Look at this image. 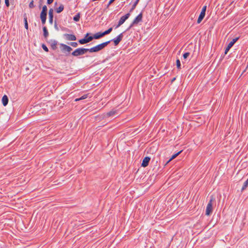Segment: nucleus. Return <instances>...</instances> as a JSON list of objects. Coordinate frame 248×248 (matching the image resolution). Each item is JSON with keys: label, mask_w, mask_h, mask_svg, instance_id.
Masks as SVG:
<instances>
[{"label": "nucleus", "mask_w": 248, "mask_h": 248, "mask_svg": "<svg viewBox=\"0 0 248 248\" xmlns=\"http://www.w3.org/2000/svg\"><path fill=\"white\" fill-rule=\"evenodd\" d=\"M111 41H108L105 42H103L101 44L97 45L93 47L89 48V52L91 53L97 52L102 49H103L106 46H107L110 43Z\"/></svg>", "instance_id": "f257e3e1"}, {"label": "nucleus", "mask_w": 248, "mask_h": 248, "mask_svg": "<svg viewBox=\"0 0 248 248\" xmlns=\"http://www.w3.org/2000/svg\"><path fill=\"white\" fill-rule=\"evenodd\" d=\"M89 52V48L83 47L78 48L72 52L71 55L75 57H78L84 55L86 52Z\"/></svg>", "instance_id": "f03ea898"}, {"label": "nucleus", "mask_w": 248, "mask_h": 248, "mask_svg": "<svg viewBox=\"0 0 248 248\" xmlns=\"http://www.w3.org/2000/svg\"><path fill=\"white\" fill-rule=\"evenodd\" d=\"M142 20V13L141 12L134 19L133 22L131 23L129 27L127 29L126 31H128L134 25L138 24L140 22H141Z\"/></svg>", "instance_id": "7ed1b4c3"}, {"label": "nucleus", "mask_w": 248, "mask_h": 248, "mask_svg": "<svg viewBox=\"0 0 248 248\" xmlns=\"http://www.w3.org/2000/svg\"><path fill=\"white\" fill-rule=\"evenodd\" d=\"M214 201V198L213 196L211 197V199L208 203L206 211H205V215L207 216H209L213 212V202Z\"/></svg>", "instance_id": "20e7f679"}, {"label": "nucleus", "mask_w": 248, "mask_h": 248, "mask_svg": "<svg viewBox=\"0 0 248 248\" xmlns=\"http://www.w3.org/2000/svg\"><path fill=\"white\" fill-rule=\"evenodd\" d=\"M61 47V51L63 53H66V55L67 56L70 54V52L72 50V47L64 44H60Z\"/></svg>", "instance_id": "39448f33"}, {"label": "nucleus", "mask_w": 248, "mask_h": 248, "mask_svg": "<svg viewBox=\"0 0 248 248\" xmlns=\"http://www.w3.org/2000/svg\"><path fill=\"white\" fill-rule=\"evenodd\" d=\"M130 16V14L129 13L126 14L124 16H122L120 18L118 24L116 26L115 29L118 28L121 25H122L125 21V20H127L129 17Z\"/></svg>", "instance_id": "423d86ee"}, {"label": "nucleus", "mask_w": 248, "mask_h": 248, "mask_svg": "<svg viewBox=\"0 0 248 248\" xmlns=\"http://www.w3.org/2000/svg\"><path fill=\"white\" fill-rule=\"evenodd\" d=\"M93 39H94V35L89 36L87 38H82L78 40V43L81 45L87 44L91 42Z\"/></svg>", "instance_id": "0eeeda50"}, {"label": "nucleus", "mask_w": 248, "mask_h": 248, "mask_svg": "<svg viewBox=\"0 0 248 248\" xmlns=\"http://www.w3.org/2000/svg\"><path fill=\"white\" fill-rule=\"evenodd\" d=\"M239 39V37H236L233 38L232 41H231L229 44L228 45L227 47L225 50V54H227L228 52L229 51L230 48L233 46V45L236 43V42Z\"/></svg>", "instance_id": "6e6552de"}, {"label": "nucleus", "mask_w": 248, "mask_h": 248, "mask_svg": "<svg viewBox=\"0 0 248 248\" xmlns=\"http://www.w3.org/2000/svg\"><path fill=\"white\" fill-rule=\"evenodd\" d=\"M123 33H120L119 35H118L116 38L112 39L111 40V42L112 41L114 42L115 46H117L119 43L122 40L123 38Z\"/></svg>", "instance_id": "1a4fd4ad"}, {"label": "nucleus", "mask_w": 248, "mask_h": 248, "mask_svg": "<svg viewBox=\"0 0 248 248\" xmlns=\"http://www.w3.org/2000/svg\"><path fill=\"white\" fill-rule=\"evenodd\" d=\"M151 160V158L149 156H146L145 157L141 163V167H146L148 166L149 162Z\"/></svg>", "instance_id": "9d476101"}, {"label": "nucleus", "mask_w": 248, "mask_h": 248, "mask_svg": "<svg viewBox=\"0 0 248 248\" xmlns=\"http://www.w3.org/2000/svg\"><path fill=\"white\" fill-rule=\"evenodd\" d=\"M48 43L50 44L51 48L53 50H56L57 48L58 42L55 40H50Z\"/></svg>", "instance_id": "9b49d317"}, {"label": "nucleus", "mask_w": 248, "mask_h": 248, "mask_svg": "<svg viewBox=\"0 0 248 248\" xmlns=\"http://www.w3.org/2000/svg\"><path fill=\"white\" fill-rule=\"evenodd\" d=\"M64 36L65 37V38L69 41H75L77 39L76 36L74 34H64Z\"/></svg>", "instance_id": "f8f14e48"}, {"label": "nucleus", "mask_w": 248, "mask_h": 248, "mask_svg": "<svg viewBox=\"0 0 248 248\" xmlns=\"http://www.w3.org/2000/svg\"><path fill=\"white\" fill-rule=\"evenodd\" d=\"M47 9L46 5H44L42 7V10L41 12L40 16L46 17Z\"/></svg>", "instance_id": "ddd939ff"}, {"label": "nucleus", "mask_w": 248, "mask_h": 248, "mask_svg": "<svg viewBox=\"0 0 248 248\" xmlns=\"http://www.w3.org/2000/svg\"><path fill=\"white\" fill-rule=\"evenodd\" d=\"M48 16H49V22L52 24L53 23V10L52 9H50L48 12Z\"/></svg>", "instance_id": "4468645a"}, {"label": "nucleus", "mask_w": 248, "mask_h": 248, "mask_svg": "<svg viewBox=\"0 0 248 248\" xmlns=\"http://www.w3.org/2000/svg\"><path fill=\"white\" fill-rule=\"evenodd\" d=\"M94 39H99L104 37L103 32H98L93 34Z\"/></svg>", "instance_id": "2eb2a0df"}, {"label": "nucleus", "mask_w": 248, "mask_h": 248, "mask_svg": "<svg viewBox=\"0 0 248 248\" xmlns=\"http://www.w3.org/2000/svg\"><path fill=\"white\" fill-rule=\"evenodd\" d=\"M43 35L46 39L49 35V33L47 31V29L46 26H44L43 28Z\"/></svg>", "instance_id": "dca6fc26"}, {"label": "nucleus", "mask_w": 248, "mask_h": 248, "mask_svg": "<svg viewBox=\"0 0 248 248\" xmlns=\"http://www.w3.org/2000/svg\"><path fill=\"white\" fill-rule=\"evenodd\" d=\"M8 97L6 95H4L2 98V104L4 106H6L7 104H8Z\"/></svg>", "instance_id": "f3484780"}, {"label": "nucleus", "mask_w": 248, "mask_h": 248, "mask_svg": "<svg viewBox=\"0 0 248 248\" xmlns=\"http://www.w3.org/2000/svg\"><path fill=\"white\" fill-rule=\"evenodd\" d=\"M182 152V151H180L177 153L173 155L171 158L167 162L166 164H168L169 162H170L171 160L174 159L176 158L180 154V153Z\"/></svg>", "instance_id": "a211bd4d"}, {"label": "nucleus", "mask_w": 248, "mask_h": 248, "mask_svg": "<svg viewBox=\"0 0 248 248\" xmlns=\"http://www.w3.org/2000/svg\"><path fill=\"white\" fill-rule=\"evenodd\" d=\"M24 26L26 29L28 30V23L27 21V16H26V14H25L24 15Z\"/></svg>", "instance_id": "6ab92c4d"}, {"label": "nucleus", "mask_w": 248, "mask_h": 248, "mask_svg": "<svg viewBox=\"0 0 248 248\" xmlns=\"http://www.w3.org/2000/svg\"><path fill=\"white\" fill-rule=\"evenodd\" d=\"M205 15H204V14H203V13H200V14L198 17V20H197V23L199 24L201 23V22L202 21L203 18L204 17Z\"/></svg>", "instance_id": "aec40b11"}, {"label": "nucleus", "mask_w": 248, "mask_h": 248, "mask_svg": "<svg viewBox=\"0 0 248 248\" xmlns=\"http://www.w3.org/2000/svg\"><path fill=\"white\" fill-rule=\"evenodd\" d=\"M64 9V6L62 4H61L60 6L56 9V12L57 13H60L62 12Z\"/></svg>", "instance_id": "412c9836"}, {"label": "nucleus", "mask_w": 248, "mask_h": 248, "mask_svg": "<svg viewBox=\"0 0 248 248\" xmlns=\"http://www.w3.org/2000/svg\"><path fill=\"white\" fill-rule=\"evenodd\" d=\"M140 0H136L133 4L130 10V12H132L136 8L137 5L138 4Z\"/></svg>", "instance_id": "4be33fe9"}, {"label": "nucleus", "mask_w": 248, "mask_h": 248, "mask_svg": "<svg viewBox=\"0 0 248 248\" xmlns=\"http://www.w3.org/2000/svg\"><path fill=\"white\" fill-rule=\"evenodd\" d=\"M79 18H80V14L78 13L74 16L73 20L75 21L78 22L79 20Z\"/></svg>", "instance_id": "5701e85b"}, {"label": "nucleus", "mask_w": 248, "mask_h": 248, "mask_svg": "<svg viewBox=\"0 0 248 248\" xmlns=\"http://www.w3.org/2000/svg\"><path fill=\"white\" fill-rule=\"evenodd\" d=\"M176 66H177V68L180 70L181 69V62H180V61L179 59H177L176 60Z\"/></svg>", "instance_id": "b1692460"}, {"label": "nucleus", "mask_w": 248, "mask_h": 248, "mask_svg": "<svg viewBox=\"0 0 248 248\" xmlns=\"http://www.w3.org/2000/svg\"><path fill=\"white\" fill-rule=\"evenodd\" d=\"M115 113H116V111H110L108 112V113H107V115L108 116H113L115 115Z\"/></svg>", "instance_id": "393cba45"}, {"label": "nucleus", "mask_w": 248, "mask_h": 248, "mask_svg": "<svg viewBox=\"0 0 248 248\" xmlns=\"http://www.w3.org/2000/svg\"><path fill=\"white\" fill-rule=\"evenodd\" d=\"M69 44L70 45H71V46H72L73 47H76L78 46V43L77 42H70V43H69Z\"/></svg>", "instance_id": "a878e982"}, {"label": "nucleus", "mask_w": 248, "mask_h": 248, "mask_svg": "<svg viewBox=\"0 0 248 248\" xmlns=\"http://www.w3.org/2000/svg\"><path fill=\"white\" fill-rule=\"evenodd\" d=\"M42 47L44 50V51H45L46 52H48V51H49L46 45L43 44L42 45Z\"/></svg>", "instance_id": "bb28decb"}, {"label": "nucleus", "mask_w": 248, "mask_h": 248, "mask_svg": "<svg viewBox=\"0 0 248 248\" xmlns=\"http://www.w3.org/2000/svg\"><path fill=\"white\" fill-rule=\"evenodd\" d=\"M40 18L41 19L42 23L43 24H45L46 19V17L40 16Z\"/></svg>", "instance_id": "cd10ccee"}, {"label": "nucleus", "mask_w": 248, "mask_h": 248, "mask_svg": "<svg viewBox=\"0 0 248 248\" xmlns=\"http://www.w3.org/2000/svg\"><path fill=\"white\" fill-rule=\"evenodd\" d=\"M33 3V0H31L29 3V6L30 8H33V7H34V5Z\"/></svg>", "instance_id": "c85d7f7f"}, {"label": "nucleus", "mask_w": 248, "mask_h": 248, "mask_svg": "<svg viewBox=\"0 0 248 248\" xmlns=\"http://www.w3.org/2000/svg\"><path fill=\"white\" fill-rule=\"evenodd\" d=\"M189 55H190L189 52H186L183 54V56L184 58L185 59H186L189 56Z\"/></svg>", "instance_id": "c756f323"}, {"label": "nucleus", "mask_w": 248, "mask_h": 248, "mask_svg": "<svg viewBox=\"0 0 248 248\" xmlns=\"http://www.w3.org/2000/svg\"><path fill=\"white\" fill-rule=\"evenodd\" d=\"M206 10V6H204L202 8V11L201 13H203V14H204V15H205Z\"/></svg>", "instance_id": "7c9ffc66"}, {"label": "nucleus", "mask_w": 248, "mask_h": 248, "mask_svg": "<svg viewBox=\"0 0 248 248\" xmlns=\"http://www.w3.org/2000/svg\"><path fill=\"white\" fill-rule=\"evenodd\" d=\"M87 97H88V94H84L80 97V99L83 100V99H86L87 98Z\"/></svg>", "instance_id": "2f4dec72"}, {"label": "nucleus", "mask_w": 248, "mask_h": 248, "mask_svg": "<svg viewBox=\"0 0 248 248\" xmlns=\"http://www.w3.org/2000/svg\"><path fill=\"white\" fill-rule=\"evenodd\" d=\"M5 3L7 7H9L10 5L9 0H5Z\"/></svg>", "instance_id": "473e14b6"}, {"label": "nucleus", "mask_w": 248, "mask_h": 248, "mask_svg": "<svg viewBox=\"0 0 248 248\" xmlns=\"http://www.w3.org/2000/svg\"><path fill=\"white\" fill-rule=\"evenodd\" d=\"M115 0H110L107 5V7H108L112 2H113Z\"/></svg>", "instance_id": "72a5a7b5"}, {"label": "nucleus", "mask_w": 248, "mask_h": 248, "mask_svg": "<svg viewBox=\"0 0 248 248\" xmlns=\"http://www.w3.org/2000/svg\"><path fill=\"white\" fill-rule=\"evenodd\" d=\"M104 36L106 35L109 34V32H108L107 30L103 32Z\"/></svg>", "instance_id": "f704fd0d"}, {"label": "nucleus", "mask_w": 248, "mask_h": 248, "mask_svg": "<svg viewBox=\"0 0 248 248\" xmlns=\"http://www.w3.org/2000/svg\"><path fill=\"white\" fill-rule=\"evenodd\" d=\"M54 0H47V4H51Z\"/></svg>", "instance_id": "c9c22d12"}, {"label": "nucleus", "mask_w": 248, "mask_h": 248, "mask_svg": "<svg viewBox=\"0 0 248 248\" xmlns=\"http://www.w3.org/2000/svg\"><path fill=\"white\" fill-rule=\"evenodd\" d=\"M107 31L110 33L112 31V27L109 28L107 30Z\"/></svg>", "instance_id": "e433bc0d"}, {"label": "nucleus", "mask_w": 248, "mask_h": 248, "mask_svg": "<svg viewBox=\"0 0 248 248\" xmlns=\"http://www.w3.org/2000/svg\"><path fill=\"white\" fill-rule=\"evenodd\" d=\"M90 33H87L85 36H84V37L83 38H87L88 37H89V35H90Z\"/></svg>", "instance_id": "4c0bfd02"}, {"label": "nucleus", "mask_w": 248, "mask_h": 248, "mask_svg": "<svg viewBox=\"0 0 248 248\" xmlns=\"http://www.w3.org/2000/svg\"><path fill=\"white\" fill-rule=\"evenodd\" d=\"M79 100H81L80 99V98H76V99H75V101H79Z\"/></svg>", "instance_id": "58836bf2"}, {"label": "nucleus", "mask_w": 248, "mask_h": 248, "mask_svg": "<svg viewBox=\"0 0 248 248\" xmlns=\"http://www.w3.org/2000/svg\"><path fill=\"white\" fill-rule=\"evenodd\" d=\"M175 79H176V78H172L171 80V82H173Z\"/></svg>", "instance_id": "ea45409f"}, {"label": "nucleus", "mask_w": 248, "mask_h": 248, "mask_svg": "<svg viewBox=\"0 0 248 248\" xmlns=\"http://www.w3.org/2000/svg\"><path fill=\"white\" fill-rule=\"evenodd\" d=\"M55 28H56L57 30H58V28L57 27V24H56V22H55Z\"/></svg>", "instance_id": "a19ab883"}]
</instances>
